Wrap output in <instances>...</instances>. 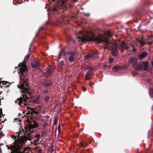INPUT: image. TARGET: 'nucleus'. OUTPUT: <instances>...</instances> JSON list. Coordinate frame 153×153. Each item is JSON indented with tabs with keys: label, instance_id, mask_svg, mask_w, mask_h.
<instances>
[{
	"label": "nucleus",
	"instance_id": "obj_23",
	"mask_svg": "<svg viewBox=\"0 0 153 153\" xmlns=\"http://www.w3.org/2000/svg\"><path fill=\"white\" fill-rule=\"evenodd\" d=\"M48 124L47 123H45L43 125V126L44 127V128H43V129L44 130L45 129L47 130V131H49L48 129L47 128V126H48Z\"/></svg>",
	"mask_w": 153,
	"mask_h": 153
},
{
	"label": "nucleus",
	"instance_id": "obj_39",
	"mask_svg": "<svg viewBox=\"0 0 153 153\" xmlns=\"http://www.w3.org/2000/svg\"><path fill=\"white\" fill-rule=\"evenodd\" d=\"M109 62L110 63H111L113 62V59L112 58H111L109 59Z\"/></svg>",
	"mask_w": 153,
	"mask_h": 153
},
{
	"label": "nucleus",
	"instance_id": "obj_37",
	"mask_svg": "<svg viewBox=\"0 0 153 153\" xmlns=\"http://www.w3.org/2000/svg\"><path fill=\"white\" fill-rule=\"evenodd\" d=\"M85 78L86 80H90V76H87V75H86Z\"/></svg>",
	"mask_w": 153,
	"mask_h": 153
},
{
	"label": "nucleus",
	"instance_id": "obj_3",
	"mask_svg": "<svg viewBox=\"0 0 153 153\" xmlns=\"http://www.w3.org/2000/svg\"><path fill=\"white\" fill-rule=\"evenodd\" d=\"M104 36L101 34H99L97 36H95L91 33V36H87L85 37H79V39L81 40L82 42L94 41L97 43H101L102 42H105L108 45L110 43L108 39L104 38Z\"/></svg>",
	"mask_w": 153,
	"mask_h": 153
},
{
	"label": "nucleus",
	"instance_id": "obj_38",
	"mask_svg": "<svg viewBox=\"0 0 153 153\" xmlns=\"http://www.w3.org/2000/svg\"><path fill=\"white\" fill-rule=\"evenodd\" d=\"M140 12H136V16L137 17L139 16L140 15Z\"/></svg>",
	"mask_w": 153,
	"mask_h": 153
},
{
	"label": "nucleus",
	"instance_id": "obj_33",
	"mask_svg": "<svg viewBox=\"0 0 153 153\" xmlns=\"http://www.w3.org/2000/svg\"><path fill=\"white\" fill-rule=\"evenodd\" d=\"M43 29H44V28L43 27H41L39 28V30H38V33L36 34L35 36L36 37L37 36H38V35H39V33L40 31H41V30Z\"/></svg>",
	"mask_w": 153,
	"mask_h": 153
},
{
	"label": "nucleus",
	"instance_id": "obj_2",
	"mask_svg": "<svg viewBox=\"0 0 153 153\" xmlns=\"http://www.w3.org/2000/svg\"><path fill=\"white\" fill-rule=\"evenodd\" d=\"M28 127L25 128L26 131L24 133L26 135L22 136L18 140H15L14 145L9 147L7 146L8 149H11V153H23L24 148L23 145L25 144V142L27 140H31V134L35 132L34 130H32L34 128H37L38 126V123L33 121L29 123V124L27 125Z\"/></svg>",
	"mask_w": 153,
	"mask_h": 153
},
{
	"label": "nucleus",
	"instance_id": "obj_26",
	"mask_svg": "<svg viewBox=\"0 0 153 153\" xmlns=\"http://www.w3.org/2000/svg\"><path fill=\"white\" fill-rule=\"evenodd\" d=\"M68 54L70 55V56H73L75 55V53L73 52H68Z\"/></svg>",
	"mask_w": 153,
	"mask_h": 153
},
{
	"label": "nucleus",
	"instance_id": "obj_48",
	"mask_svg": "<svg viewBox=\"0 0 153 153\" xmlns=\"http://www.w3.org/2000/svg\"><path fill=\"white\" fill-rule=\"evenodd\" d=\"M30 111H29L28 112H27L26 113V114L27 115H29L30 116V115H31V114H30Z\"/></svg>",
	"mask_w": 153,
	"mask_h": 153
},
{
	"label": "nucleus",
	"instance_id": "obj_27",
	"mask_svg": "<svg viewBox=\"0 0 153 153\" xmlns=\"http://www.w3.org/2000/svg\"><path fill=\"white\" fill-rule=\"evenodd\" d=\"M85 58L86 59H88L90 58H91V56L90 53H89L87 55H86L85 57Z\"/></svg>",
	"mask_w": 153,
	"mask_h": 153
},
{
	"label": "nucleus",
	"instance_id": "obj_51",
	"mask_svg": "<svg viewBox=\"0 0 153 153\" xmlns=\"http://www.w3.org/2000/svg\"><path fill=\"white\" fill-rule=\"evenodd\" d=\"M34 144L35 146H36L38 145L37 142H35L34 141Z\"/></svg>",
	"mask_w": 153,
	"mask_h": 153
},
{
	"label": "nucleus",
	"instance_id": "obj_56",
	"mask_svg": "<svg viewBox=\"0 0 153 153\" xmlns=\"http://www.w3.org/2000/svg\"><path fill=\"white\" fill-rule=\"evenodd\" d=\"M28 153H32L31 152H28Z\"/></svg>",
	"mask_w": 153,
	"mask_h": 153
},
{
	"label": "nucleus",
	"instance_id": "obj_45",
	"mask_svg": "<svg viewBox=\"0 0 153 153\" xmlns=\"http://www.w3.org/2000/svg\"><path fill=\"white\" fill-rule=\"evenodd\" d=\"M48 91L47 90H45L44 91V92L45 94H47L48 93Z\"/></svg>",
	"mask_w": 153,
	"mask_h": 153
},
{
	"label": "nucleus",
	"instance_id": "obj_54",
	"mask_svg": "<svg viewBox=\"0 0 153 153\" xmlns=\"http://www.w3.org/2000/svg\"><path fill=\"white\" fill-rule=\"evenodd\" d=\"M152 65L153 67V61L152 62Z\"/></svg>",
	"mask_w": 153,
	"mask_h": 153
},
{
	"label": "nucleus",
	"instance_id": "obj_53",
	"mask_svg": "<svg viewBox=\"0 0 153 153\" xmlns=\"http://www.w3.org/2000/svg\"><path fill=\"white\" fill-rule=\"evenodd\" d=\"M151 109L152 110H153V105H152V106Z\"/></svg>",
	"mask_w": 153,
	"mask_h": 153
},
{
	"label": "nucleus",
	"instance_id": "obj_1",
	"mask_svg": "<svg viewBox=\"0 0 153 153\" xmlns=\"http://www.w3.org/2000/svg\"><path fill=\"white\" fill-rule=\"evenodd\" d=\"M29 57V55H27L25 57L24 61L19 63L18 68H19V74H21V78L23 77L24 82L20 84L19 88H20L22 95V97L18 98L16 101L19 105H24L27 106L29 103V99L32 98L33 93L31 92V89L29 85L28 78L26 77L28 69L26 63L27 62Z\"/></svg>",
	"mask_w": 153,
	"mask_h": 153
},
{
	"label": "nucleus",
	"instance_id": "obj_43",
	"mask_svg": "<svg viewBox=\"0 0 153 153\" xmlns=\"http://www.w3.org/2000/svg\"><path fill=\"white\" fill-rule=\"evenodd\" d=\"M60 125H59L58 127V131L59 132V133L60 132Z\"/></svg>",
	"mask_w": 153,
	"mask_h": 153
},
{
	"label": "nucleus",
	"instance_id": "obj_40",
	"mask_svg": "<svg viewBox=\"0 0 153 153\" xmlns=\"http://www.w3.org/2000/svg\"><path fill=\"white\" fill-rule=\"evenodd\" d=\"M51 24V23L48 21L46 23L45 25H50Z\"/></svg>",
	"mask_w": 153,
	"mask_h": 153
},
{
	"label": "nucleus",
	"instance_id": "obj_7",
	"mask_svg": "<svg viewBox=\"0 0 153 153\" xmlns=\"http://www.w3.org/2000/svg\"><path fill=\"white\" fill-rule=\"evenodd\" d=\"M137 42L140 44L141 47H143L144 45H150L153 43V40L151 42H149L145 38H142L141 39H139L137 40Z\"/></svg>",
	"mask_w": 153,
	"mask_h": 153
},
{
	"label": "nucleus",
	"instance_id": "obj_15",
	"mask_svg": "<svg viewBox=\"0 0 153 153\" xmlns=\"http://www.w3.org/2000/svg\"><path fill=\"white\" fill-rule=\"evenodd\" d=\"M79 145L82 147H84L87 146L88 143L86 141H85L83 142H80Z\"/></svg>",
	"mask_w": 153,
	"mask_h": 153
},
{
	"label": "nucleus",
	"instance_id": "obj_49",
	"mask_svg": "<svg viewBox=\"0 0 153 153\" xmlns=\"http://www.w3.org/2000/svg\"><path fill=\"white\" fill-rule=\"evenodd\" d=\"M71 1H72V2L74 3L75 2L78 1V0H72Z\"/></svg>",
	"mask_w": 153,
	"mask_h": 153
},
{
	"label": "nucleus",
	"instance_id": "obj_4",
	"mask_svg": "<svg viewBox=\"0 0 153 153\" xmlns=\"http://www.w3.org/2000/svg\"><path fill=\"white\" fill-rule=\"evenodd\" d=\"M149 65L148 62H141L134 66L135 68L137 70L147 71Z\"/></svg>",
	"mask_w": 153,
	"mask_h": 153
},
{
	"label": "nucleus",
	"instance_id": "obj_12",
	"mask_svg": "<svg viewBox=\"0 0 153 153\" xmlns=\"http://www.w3.org/2000/svg\"><path fill=\"white\" fill-rule=\"evenodd\" d=\"M52 83V82L51 80L48 81H45L44 82L42 83L43 85L45 87H48L51 86Z\"/></svg>",
	"mask_w": 153,
	"mask_h": 153
},
{
	"label": "nucleus",
	"instance_id": "obj_25",
	"mask_svg": "<svg viewBox=\"0 0 153 153\" xmlns=\"http://www.w3.org/2000/svg\"><path fill=\"white\" fill-rule=\"evenodd\" d=\"M39 97H37L36 98V99H34L33 100V102L34 103H38L39 102Z\"/></svg>",
	"mask_w": 153,
	"mask_h": 153
},
{
	"label": "nucleus",
	"instance_id": "obj_13",
	"mask_svg": "<svg viewBox=\"0 0 153 153\" xmlns=\"http://www.w3.org/2000/svg\"><path fill=\"white\" fill-rule=\"evenodd\" d=\"M48 75H50L52 72V69L51 67L48 66L46 68L45 70Z\"/></svg>",
	"mask_w": 153,
	"mask_h": 153
},
{
	"label": "nucleus",
	"instance_id": "obj_5",
	"mask_svg": "<svg viewBox=\"0 0 153 153\" xmlns=\"http://www.w3.org/2000/svg\"><path fill=\"white\" fill-rule=\"evenodd\" d=\"M68 0H52L54 2H56L57 3H56L51 8V10L53 12H55L58 10L59 7L60 6H64Z\"/></svg>",
	"mask_w": 153,
	"mask_h": 153
},
{
	"label": "nucleus",
	"instance_id": "obj_20",
	"mask_svg": "<svg viewBox=\"0 0 153 153\" xmlns=\"http://www.w3.org/2000/svg\"><path fill=\"white\" fill-rule=\"evenodd\" d=\"M40 145H41V146L38 149V153H42L43 149L44 146L41 144Z\"/></svg>",
	"mask_w": 153,
	"mask_h": 153
},
{
	"label": "nucleus",
	"instance_id": "obj_8",
	"mask_svg": "<svg viewBox=\"0 0 153 153\" xmlns=\"http://www.w3.org/2000/svg\"><path fill=\"white\" fill-rule=\"evenodd\" d=\"M120 46L119 48L121 52L122 53L124 51V50H128V49L130 48V47L129 46V44L126 42L123 41L120 44Z\"/></svg>",
	"mask_w": 153,
	"mask_h": 153
},
{
	"label": "nucleus",
	"instance_id": "obj_19",
	"mask_svg": "<svg viewBox=\"0 0 153 153\" xmlns=\"http://www.w3.org/2000/svg\"><path fill=\"white\" fill-rule=\"evenodd\" d=\"M135 46H137V44L136 45H135L134 44H132L131 46L132 48V50H131V51H132L134 53L136 52L137 51V49L135 48Z\"/></svg>",
	"mask_w": 153,
	"mask_h": 153
},
{
	"label": "nucleus",
	"instance_id": "obj_30",
	"mask_svg": "<svg viewBox=\"0 0 153 153\" xmlns=\"http://www.w3.org/2000/svg\"><path fill=\"white\" fill-rule=\"evenodd\" d=\"M69 60L71 62H72L74 61V57L72 56H70L69 58Z\"/></svg>",
	"mask_w": 153,
	"mask_h": 153
},
{
	"label": "nucleus",
	"instance_id": "obj_58",
	"mask_svg": "<svg viewBox=\"0 0 153 153\" xmlns=\"http://www.w3.org/2000/svg\"><path fill=\"white\" fill-rule=\"evenodd\" d=\"M86 90V89H85H85H84V91H85Z\"/></svg>",
	"mask_w": 153,
	"mask_h": 153
},
{
	"label": "nucleus",
	"instance_id": "obj_52",
	"mask_svg": "<svg viewBox=\"0 0 153 153\" xmlns=\"http://www.w3.org/2000/svg\"><path fill=\"white\" fill-rule=\"evenodd\" d=\"M85 16H89V13H86L85 14Z\"/></svg>",
	"mask_w": 153,
	"mask_h": 153
},
{
	"label": "nucleus",
	"instance_id": "obj_16",
	"mask_svg": "<svg viewBox=\"0 0 153 153\" xmlns=\"http://www.w3.org/2000/svg\"><path fill=\"white\" fill-rule=\"evenodd\" d=\"M121 67L120 66L117 65L114 66L113 68V71L114 72H116L117 71L120 70L121 69Z\"/></svg>",
	"mask_w": 153,
	"mask_h": 153
},
{
	"label": "nucleus",
	"instance_id": "obj_50",
	"mask_svg": "<svg viewBox=\"0 0 153 153\" xmlns=\"http://www.w3.org/2000/svg\"><path fill=\"white\" fill-rule=\"evenodd\" d=\"M66 52H65V51H64V52H63V56H65V55H66Z\"/></svg>",
	"mask_w": 153,
	"mask_h": 153
},
{
	"label": "nucleus",
	"instance_id": "obj_22",
	"mask_svg": "<svg viewBox=\"0 0 153 153\" xmlns=\"http://www.w3.org/2000/svg\"><path fill=\"white\" fill-rule=\"evenodd\" d=\"M47 131L46 130H44L41 133V136L44 137L47 134Z\"/></svg>",
	"mask_w": 153,
	"mask_h": 153
},
{
	"label": "nucleus",
	"instance_id": "obj_6",
	"mask_svg": "<svg viewBox=\"0 0 153 153\" xmlns=\"http://www.w3.org/2000/svg\"><path fill=\"white\" fill-rule=\"evenodd\" d=\"M111 48V50L112 55L114 57L117 56L118 53L117 47L115 43H111V45H109Z\"/></svg>",
	"mask_w": 153,
	"mask_h": 153
},
{
	"label": "nucleus",
	"instance_id": "obj_17",
	"mask_svg": "<svg viewBox=\"0 0 153 153\" xmlns=\"http://www.w3.org/2000/svg\"><path fill=\"white\" fill-rule=\"evenodd\" d=\"M149 94L150 97L153 98V88H150L149 91Z\"/></svg>",
	"mask_w": 153,
	"mask_h": 153
},
{
	"label": "nucleus",
	"instance_id": "obj_46",
	"mask_svg": "<svg viewBox=\"0 0 153 153\" xmlns=\"http://www.w3.org/2000/svg\"><path fill=\"white\" fill-rule=\"evenodd\" d=\"M108 35L109 36H111V32L110 31H108L107 32Z\"/></svg>",
	"mask_w": 153,
	"mask_h": 153
},
{
	"label": "nucleus",
	"instance_id": "obj_31",
	"mask_svg": "<svg viewBox=\"0 0 153 153\" xmlns=\"http://www.w3.org/2000/svg\"><path fill=\"white\" fill-rule=\"evenodd\" d=\"M78 17V16L77 14V13L74 14L73 15H72L71 16V17L72 18H75V19L77 18Z\"/></svg>",
	"mask_w": 153,
	"mask_h": 153
},
{
	"label": "nucleus",
	"instance_id": "obj_9",
	"mask_svg": "<svg viewBox=\"0 0 153 153\" xmlns=\"http://www.w3.org/2000/svg\"><path fill=\"white\" fill-rule=\"evenodd\" d=\"M32 67L36 70L40 69L39 62L37 60L33 61L31 62Z\"/></svg>",
	"mask_w": 153,
	"mask_h": 153
},
{
	"label": "nucleus",
	"instance_id": "obj_44",
	"mask_svg": "<svg viewBox=\"0 0 153 153\" xmlns=\"http://www.w3.org/2000/svg\"><path fill=\"white\" fill-rule=\"evenodd\" d=\"M93 85V83L92 82H90V83L89 84V85L91 87H92V86Z\"/></svg>",
	"mask_w": 153,
	"mask_h": 153
},
{
	"label": "nucleus",
	"instance_id": "obj_14",
	"mask_svg": "<svg viewBox=\"0 0 153 153\" xmlns=\"http://www.w3.org/2000/svg\"><path fill=\"white\" fill-rule=\"evenodd\" d=\"M36 109V108H30V110L31 111L30 114L31 116H32L33 115H34V114H35L36 115H37L38 114V112L35 111V110Z\"/></svg>",
	"mask_w": 153,
	"mask_h": 153
},
{
	"label": "nucleus",
	"instance_id": "obj_10",
	"mask_svg": "<svg viewBox=\"0 0 153 153\" xmlns=\"http://www.w3.org/2000/svg\"><path fill=\"white\" fill-rule=\"evenodd\" d=\"M137 59L136 57L130 58L129 59V63L132 65L133 68H135L134 66L137 65Z\"/></svg>",
	"mask_w": 153,
	"mask_h": 153
},
{
	"label": "nucleus",
	"instance_id": "obj_59",
	"mask_svg": "<svg viewBox=\"0 0 153 153\" xmlns=\"http://www.w3.org/2000/svg\"><path fill=\"white\" fill-rule=\"evenodd\" d=\"M80 32H81V33H82V31H81Z\"/></svg>",
	"mask_w": 153,
	"mask_h": 153
},
{
	"label": "nucleus",
	"instance_id": "obj_11",
	"mask_svg": "<svg viewBox=\"0 0 153 153\" xmlns=\"http://www.w3.org/2000/svg\"><path fill=\"white\" fill-rule=\"evenodd\" d=\"M147 55V52H143L138 56L137 58L139 60H141L143 59L146 57Z\"/></svg>",
	"mask_w": 153,
	"mask_h": 153
},
{
	"label": "nucleus",
	"instance_id": "obj_18",
	"mask_svg": "<svg viewBox=\"0 0 153 153\" xmlns=\"http://www.w3.org/2000/svg\"><path fill=\"white\" fill-rule=\"evenodd\" d=\"M65 50V49H63L60 51L58 55V59L59 60L60 59L61 56L63 54V52Z\"/></svg>",
	"mask_w": 153,
	"mask_h": 153
},
{
	"label": "nucleus",
	"instance_id": "obj_35",
	"mask_svg": "<svg viewBox=\"0 0 153 153\" xmlns=\"http://www.w3.org/2000/svg\"><path fill=\"white\" fill-rule=\"evenodd\" d=\"M60 65L62 66H63L65 65V63L63 61H62L60 63Z\"/></svg>",
	"mask_w": 153,
	"mask_h": 153
},
{
	"label": "nucleus",
	"instance_id": "obj_42",
	"mask_svg": "<svg viewBox=\"0 0 153 153\" xmlns=\"http://www.w3.org/2000/svg\"><path fill=\"white\" fill-rule=\"evenodd\" d=\"M95 55H97L99 54V52L98 51H93Z\"/></svg>",
	"mask_w": 153,
	"mask_h": 153
},
{
	"label": "nucleus",
	"instance_id": "obj_47",
	"mask_svg": "<svg viewBox=\"0 0 153 153\" xmlns=\"http://www.w3.org/2000/svg\"><path fill=\"white\" fill-rule=\"evenodd\" d=\"M39 140V139H36V140H34V141L35 142H38Z\"/></svg>",
	"mask_w": 153,
	"mask_h": 153
},
{
	"label": "nucleus",
	"instance_id": "obj_29",
	"mask_svg": "<svg viewBox=\"0 0 153 153\" xmlns=\"http://www.w3.org/2000/svg\"><path fill=\"white\" fill-rule=\"evenodd\" d=\"M1 83L3 85H6L7 83H9V82H8L7 81H2L1 82H0V85H1Z\"/></svg>",
	"mask_w": 153,
	"mask_h": 153
},
{
	"label": "nucleus",
	"instance_id": "obj_21",
	"mask_svg": "<svg viewBox=\"0 0 153 153\" xmlns=\"http://www.w3.org/2000/svg\"><path fill=\"white\" fill-rule=\"evenodd\" d=\"M92 71L93 70L92 69H90L89 71H88L86 74L87 76H92L93 74Z\"/></svg>",
	"mask_w": 153,
	"mask_h": 153
},
{
	"label": "nucleus",
	"instance_id": "obj_57",
	"mask_svg": "<svg viewBox=\"0 0 153 153\" xmlns=\"http://www.w3.org/2000/svg\"><path fill=\"white\" fill-rule=\"evenodd\" d=\"M90 68L88 67V69H90Z\"/></svg>",
	"mask_w": 153,
	"mask_h": 153
},
{
	"label": "nucleus",
	"instance_id": "obj_24",
	"mask_svg": "<svg viewBox=\"0 0 153 153\" xmlns=\"http://www.w3.org/2000/svg\"><path fill=\"white\" fill-rule=\"evenodd\" d=\"M65 9L66 10L68 7H69L71 8H72L73 7V6L70 4H68L66 6H65Z\"/></svg>",
	"mask_w": 153,
	"mask_h": 153
},
{
	"label": "nucleus",
	"instance_id": "obj_41",
	"mask_svg": "<svg viewBox=\"0 0 153 153\" xmlns=\"http://www.w3.org/2000/svg\"><path fill=\"white\" fill-rule=\"evenodd\" d=\"M11 138H13V139L14 140H16V136H15L14 135H13L11 136Z\"/></svg>",
	"mask_w": 153,
	"mask_h": 153
},
{
	"label": "nucleus",
	"instance_id": "obj_32",
	"mask_svg": "<svg viewBox=\"0 0 153 153\" xmlns=\"http://www.w3.org/2000/svg\"><path fill=\"white\" fill-rule=\"evenodd\" d=\"M58 122V119L56 117L54 119V124L55 125H56L57 124Z\"/></svg>",
	"mask_w": 153,
	"mask_h": 153
},
{
	"label": "nucleus",
	"instance_id": "obj_34",
	"mask_svg": "<svg viewBox=\"0 0 153 153\" xmlns=\"http://www.w3.org/2000/svg\"><path fill=\"white\" fill-rule=\"evenodd\" d=\"M50 97L49 96L47 95L45 96V100L46 102H48L49 100Z\"/></svg>",
	"mask_w": 153,
	"mask_h": 153
},
{
	"label": "nucleus",
	"instance_id": "obj_28",
	"mask_svg": "<svg viewBox=\"0 0 153 153\" xmlns=\"http://www.w3.org/2000/svg\"><path fill=\"white\" fill-rule=\"evenodd\" d=\"M41 137V135L39 134H35V136L34 137V138H36V139H38L39 140L40 137Z\"/></svg>",
	"mask_w": 153,
	"mask_h": 153
},
{
	"label": "nucleus",
	"instance_id": "obj_36",
	"mask_svg": "<svg viewBox=\"0 0 153 153\" xmlns=\"http://www.w3.org/2000/svg\"><path fill=\"white\" fill-rule=\"evenodd\" d=\"M90 53L91 58L94 57L95 56V55L94 53L93 52H92Z\"/></svg>",
	"mask_w": 153,
	"mask_h": 153
},
{
	"label": "nucleus",
	"instance_id": "obj_55",
	"mask_svg": "<svg viewBox=\"0 0 153 153\" xmlns=\"http://www.w3.org/2000/svg\"><path fill=\"white\" fill-rule=\"evenodd\" d=\"M148 81L149 82H150V81H151V79H149L148 80Z\"/></svg>",
	"mask_w": 153,
	"mask_h": 153
}]
</instances>
